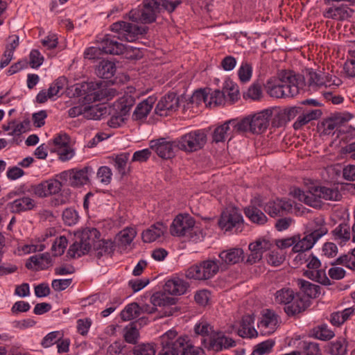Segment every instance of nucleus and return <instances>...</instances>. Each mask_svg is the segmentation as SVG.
<instances>
[{"mask_svg":"<svg viewBox=\"0 0 355 355\" xmlns=\"http://www.w3.org/2000/svg\"><path fill=\"white\" fill-rule=\"evenodd\" d=\"M334 234L336 239H340L345 242L350 239V227L347 223H341L334 230Z\"/></svg>","mask_w":355,"mask_h":355,"instance_id":"8fccbe9b","label":"nucleus"},{"mask_svg":"<svg viewBox=\"0 0 355 355\" xmlns=\"http://www.w3.org/2000/svg\"><path fill=\"white\" fill-rule=\"evenodd\" d=\"M10 195L17 197L8 204V207L12 214H20L31 211L37 207V201L32 196L34 195V189L31 184L19 185Z\"/></svg>","mask_w":355,"mask_h":355,"instance_id":"39448f33","label":"nucleus"},{"mask_svg":"<svg viewBox=\"0 0 355 355\" xmlns=\"http://www.w3.org/2000/svg\"><path fill=\"white\" fill-rule=\"evenodd\" d=\"M59 159L62 162L70 160L75 155L74 150L69 145L57 149Z\"/></svg>","mask_w":355,"mask_h":355,"instance_id":"774afa93","label":"nucleus"},{"mask_svg":"<svg viewBox=\"0 0 355 355\" xmlns=\"http://www.w3.org/2000/svg\"><path fill=\"white\" fill-rule=\"evenodd\" d=\"M96 176L102 184L107 185L111 182L112 172L110 167L103 166L98 169Z\"/></svg>","mask_w":355,"mask_h":355,"instance_id":"6e6d98bb","label":"nucleus"},{"mask_svg":"<svg viewBox=\"0 0 355 355\" xmlns=\"http://www.w3.org/2000/svg\"><path fill=\"white\" fill-rule=\"evenodd\" d=\"M275 302L286 306L284 311L289 316L300 313L307 307V300L302 297V293H295L289 288L278 290L275 293Z\"/></svg>","mask_w":355,"mask_h":355,"instance_id":"0eeeda50","label":"nucleus"},{"mask_svg":"<svg viewBox=\"0 0 355 355\" xmlns=\"http://www.w3.org/2000/svg\"><path fill=\"white\" fill-rule=\"evenodd\" d=\"M236 122L237 119H232L216 128L212 134V141L216 143L223 142L231 133H239Z\"/></svg>","mask_w":355,"mask_h":355,"instance_id":"5701e85b","label":"nucleus"},{"mask_svg":"<svg viewBox=\"0 0 355 355\" xmlns=\"http://www.w3.org/2000/svg\"><path fill=\"white\" fill-rule=\"evenodd\" d=\"M167 230L162 223H156L142 233V239L145 243H152L164 235Z\"/></svg>","mask_w":355,"mask_h":355,"instance_id":"7c9ffc66","label":"nucleus"},{"mask_svg":"<svg viewBox=\"0 0 355 355\" xmlns=\"http://www.w3.org/2000/svg\"><path fill=\"white\" fill-rule=\"evenodd\" d=\"M211 89H208L209 100L208 105L209 106L221 105L225 101L224 92L219 89H215L210 92Z\"/></svg>","mask_w":355,"mask_h":355,"instance_id":"bf43d9fd","label":"nucleus"},{"mask_svg":"<svg viewBox=\"0 0 355 355\" xmlns=\"http://www.w3.org/2000/svg\"><path fill=\"white\" fill-rule=\"evenodd\" d=\"M84 91L85 99L88 102H96L103 101L106 98V92H104L98 83L90 82L82 85Z\"/></svg>","mask_w":355,"mask_h":355,"instance_id":"a878e982","label":"nucleus"},{"mask_svg":"<svg viewBox=\"0 0 355 355\" xmlns=\"http://www.w3.org/2000/svg\"><path fill=\"white\" fill-rule=\"evenodd\" d=\"M34 189V195L43 198L58 193L62 189V183L56 179H49L39 184H31Z\"/></svg>","mask_w":355,"mask_h":355,"instance_id":"a211bd4d","label":"nucleus"},{"mask_svg":"<svg viewBox=\"0 0 355 355\" xmlns=\"http://www.w3.org/2000/svg\"><path fill=\"white\" fill-rule=\"evenodd\" d=\"M305 85L304 78L293 71H282L278 78L268 79L265 85L267 94L273 98H291Z\"/></svg>","mask_w":355,"mask_h":355,"instance_id":"7ed1b4c3","label":"nucleus"},{"mask_svg":"<svg viewBox=\"0 0 355 355\" xmlns=\"http://www.w3.org/2000/svg\"><path fill=\"white\" fill-rule=\"evenodd\" d=\"M131 355H155V346L150 343H141L134 346L130 352Z\"/></svg>","mask_w":355,"mask_h":355,"instance_id":"a18cd8bd","label":"nucleus"},{"mask_svg":"<svg viewBox=\"0 0 355 355\" xmlns=\"http://www.w3.org/2000/svg\"><path fill=\"white\" fill-rule=\"evenodd\" d=\"M309 270L304 272V275L310 279L316 281L323 285H329L330 280L327 277L325 270L319 269L321 266L320 261L314 255L311 254L305 260Z\"/></svg>","mask_w":355,"mask_h":355,"instance_id":"4468645a","label":"nucleus"},{"mask_svg":"<svg viewBox=\"0 0 355 355\" xmlns=\"http://www.w3.org/2000/svg\"><path fill=\"white\" fill-rule=\"evenodd\" d=\"M155 103L153 97H148L147 99L139 103L132 114V118L135 120H141L145 119L148 115L149 112L153 108V105Z\"/></svg>","mask_w":355,"mask_h":355,"instance_id":"473e14b6","label":"nucleus"},{"mask_svg":"<svg viewBox=\"0 0 355 355\" xmlns=\"http://www.w3.org/2000/svg\"><path fill=\"white\" fill-rule=\"evenodd\" d=\"M137 234L133 227H127L120 232V241L123 245H129L135 239Z\"/></svg>","mask_w":355,"mask_h":355,"instance_id":"e2e57ef3","label":"nucleus"},{"mask_svg":"<svg viewBox=\"0 0 355 355\" xmlns=\"http://www.w3.org/2000/svg\"><path fill=\"white\" fill-rule=\"evenodd\" d=\"M293 205L290 201L284 199H277L269 201L264 206V211L271 217H276L290 211Z\"/></svg>","mask_w":355,"mask_h":355,"instance_id":"393cba45","label":"nucleus"},{"mask_svg":"<svg viewBox=\"0 0 355 355\" xmlns=\"http://www.w3.org/2000/svg\"><path fill=\"white\" fill-rule=\"evenodd\" d=\"M62 334L58 331H51L46 335L42 340L41 345L48 348L57 343L62 338Z\"/></svg>","mask_w":355,"mask_h":355,"instance_id":"13d9d810","label":"nucleus"},{"mask_svg":"<svg viewBox=\"0 0 355 355\" xmlns=\"http://www.w3.org/2000/svg\"><path fill=\"white\" fill-rule=\"evenodd\" d=\"M244 98H250L253 101H258L262 97L261 85L257 83H253L243 94Z\"/></svg>","mask_w":355,"mask_h":355,"instance_id":"864d4df0","label":"nucleus"},{"mask_svg":"<svg viewBox=\"0 0 355 355\" xmlns=\"http://www.w3.org/2000/svg\"><path fill=\"white\" fill-rule=\"evenodd\" d=\"M84 116L87 119L98 120L105 113V108L98 105H85Z\"/></svg>","mask_w":355,"mask_h":355,"instance_id":"de8ad7c7","label":"nucleus"},{"mask_svg":"<svg viewBox=\"0 0 355 355\" xmlns=\"http://www.w3.org/2000/svg\"><path fill=\"white\" fill-rule=\"evenodd\" d=\"M278 315L271 309H264L262 311L261 320L258 327L262 334H270L275 332L279 323Z\"/></svg>","mask_w":355,"mask_h":355,"instance_id":"412c9836","label":"nucleus"},{"mask_svg":"<svg viewBox=\"0 0 355 355\" xmlns=\"http://www.w3.org/2000/svg\"><path fill=\"white\" fill-rule=\"evenodd\" d=\"M310 336L320 340L328 341L335 336V333L327 324H322L314 327L310 331Z\"/></svg>","mask_w":355,"mask_h":355,"instance_id":"72a5a7b5","label":"nucleus"},{"mask_svg":"<svg viewBox=\"0 0 355 355\" xmlns=\"http://www.w3.org/2000/svg\"><path fill=\"white\" fill-rule=\"evenodd\" d=\"M272 246V243L266 239H259L255 242L250 243L248 248L250 254L248 255L245 263L252 265L259 261L263 257V253L269 250Z\"/></svg>","mask_w":355,"mask_h":355,"instance_id":"aec40b11","label":"nucleus"},{"mask_svg":"<svg viewBox=\"0 0 355 355\" xmlns=\"http://www.w3.org/2000/svg\"><path fill=\"white\" fill-rule=\"evenodd\" d=\"M78 218V212L73 209L67 208L62 212V220L67 225L71 226L76 224Z\"/></svg>","mask_w":355,"mask_h":355,"instance_id":"4d7b16f0","label":"nucleus"},{"mask_svg":"<svg viewBox=\"0 0 355 355\" xmlns=\"http://www.w3.org/2000/svg\"><path fill=\"white\" fill-rule=\"evenodd\" d=\"M316 187L306 191L299 188H295L291 193L294 198L311 207H321V200L319 193L316 192Z\"/></svg>","mask_w":355,"mask_h":355,"instance_id":"4be33fe9","label":"nucleus"},{"mask_svg":"<svg viewBox=\"0 0 355 355\" xmlns=\"http://www.w3.org/2000/svg\"><path fill=\"white\" fill-rule=\"evenodd\" d=\"M180 3V0H144L141 5L130 12L129 17L132 21L150 24L156 20L157 14L162 8L172 12Z\"/></svg>","mask_w":355,"mask_h":355,"instance_id":"20e7f679","label":"nucleus"},{"mask_svg":"<svg viewBox=\"0 0 355 355\" xmlns=\"http://www.w3.org/2000/svg\"><path fill=\"white\" fill-rule=\"evenodd\" d=\"M67 243V239L65 236H61L57 238L51 247L53 256L57 257L62 255L64 252Z\"/></svg>","mask_w":355,"mask_h":355,"instance_id":"603ef678","label":"nucleus"},{"mask_svg":"<svg viewBox=\"0 0 355 355\" xmlns=\"http://www.w3.org/2000/svg\"><path fill=\"white\" fill-rule=\"evenodd\" d=\"M352 10L346 5L329 8L324 13L325 18L336 20H345L351 17Z\"/></svg>","mask_w":355,"mask_h":355,"instance_id":"2f4dec72","label":"nucleus"},{"mask_svg":"<svg viewBox=\"0 0 355 355\" xmlns=\"http://www.w3.org/2000/svg\"><path fill=\"white\" fill-rule=\"evenodd\" d=\"M270 111L266 109L253 115H249L241 120L237 119L236 125L239 133L250 132L254 135H259L264 132L268 125Z\"/></svg>","mask_w":355,"mask_h":355,"instance_id":"6e6552de","label":"nucleus"},{"mask_svg":"<svg viewBox=\"0 0 355 355\" xmlns=\"http://www.w3.org/2000/svg\"><path fill=\"white\" fill-rule=\"evenodd\" d=\"M347 352V342L342 337L328 344L327 352L331 355H346Z\"/></svg>","mask_w":355,"mask_h":355,"instance_id":"4c0bfd02","label":"nucleus"},{"mask_svg":"<svg viewBox=\"0 0 355 355\" xmlns=\"http://www.w3.org/2000/svg\"><path fill=\"white\" fill-rule=\"evenodd\" d=\"M189 287V283L184 279L173 277L165 282L164 291L171 295H182L187 293Z\"/></svg>","mask_w":355,"mask_h":355,"instance_id":"b1692460","label":"nucleus"},{"mask_svg":"<svg viewBox=\"0 0 355 355\" xmlns=\"http://www.w3.org/2000/svg\"><path fill=\"white\" fill-rule=\"evenodd\" d=\"M115 71V64L111 61L105 60L101 61L96 69V74L99 77L105 79L112 78L114 75Z\"/></svg>","mask_w":355,"mask_h":355,"instance_id":"ea45409f","label":"nucleus"},{"mask_svg":"<svg viewBox=\"0 0 355 355\" xmlns=\"http://www.w3.org/2000/svg\"><path fill=\"white\" fill-rule=\"evenodd\" d=\"M322 114L320 110L315 109L307 111L306 113L300 114L293 126L295 130L301 129L304 125L312 120L318 119Z\"/></svg>","mask_w":355,"mask_h":355,"instance_id":"c9c22d12","label":"nucleus"},{"mask_svg":"<svg viewBox=\"0 0 355 355\" xmlns=\"http://www.w3.org/2000/svg\"><path fill=\"white\" fill-rule=\"evenodd\" d=\"M177 332L169 330L161 336V349L157 355H180L181 347L185 344L183 337L176 338Z\"/></svg>","mask_w":355,"mask_h":355,"instance_id":"ddd939ff","label":"nucleus"},{"mask_svg":"<svg viewBox=\"0 0 355 355\" xmlns=\"http://www.w3.org/2000/svg\"><path fill=\"white\" fill-rule=\"evenodd\" d=\"M150 148L153 150L159 157L163 159H171L175 155V149L178 148L176 140L169 141L165 138L152 140Z\"/></svg>","mask_w":355,"mask_h":355,"instance_id":"f3484780","label":"nucleus"},{"mask_svg":"<svg viewBox=\"0 0 355 355\" xmlns=\"http://www.w3.org/2000/svg\"><path fill=\"white\" fill-rule=\"evenodd\" d=\"M316 192L320 195V200H338L340 196L338 191L324 187H316Z\"/></svg>","mask_w":355,"mask_h":355,"instance_id":"3c124183","label":"nucleus"},{"mask_svg":"<svg viewBox=\"0 0 355 355\" xmlns=\"http://www.w3.org/2000/svg\"><path fill=\"white\" fill-rule=\"evenodd\" d=\"M244 213L252 223L263 225L267 221V217L259 209L254 205H250L245 208Z\"/></svg>","mask_w":355,"mask_h":355,"instance_id":"58836bf2","label":"nucleus"},{"mask_svg":"<svg viewBox=\"0 0 355 355\" xmlns=\"http://www.w3.org/2000/svg\"><path fill=\"white\" fill-rule=\"evenodd\" d=\"M354 309L352 307L347 308L342 311L334 312L331 314L330 322L334 326H340L347 320L354 313Z\"/></svg>","mask_w":355,"mask_h":355,"instance_id":"79ce46f5","label":"nucleus"},{"mask_svg":"<svg viewBox=\"0 0 355 355\" xmlns=\"http://www.w3.org/2000/svg\"><path fill=\"white\" fill-rule=\"evenodd\" d=\"M275 345V341L272 339H268L256 345L254 350L259 355L269 354Z\"/></svg>","mask_w":355,"mask_h":355,"instance_id":"69168bd1","label":"nucleus"},{"mask_svg":"<svg viewBox=\"0 0 355 355\" xmlns=\"http://www.w3.org/2000/svg\"><path fill=\"white\" fill-rule=\"evenodd\" d=\"M139 338V331L135 323L130 324L125 329L124 338L127 343H135Z\"/></svg>","mask_w":355,"mask_h":355,"instance_id":"052dcab7","label":"nucleus"},{"mask_svg":"<svg viewBox=\"0 0 355 355\" xmlns=\"http://www.w3.org/2000/svg\"><path fill=\"white\" fill-rule=\"evenodd\" d=\"M207 135L203 130L191 131L176 139L178 148L185 152H195L204 147Z\"/></svg>","mask_w":355,"mask_h":355,"instance_id":"9b49d317","label":"nucleus"},{"mask_svg":"<svg viewBox=\"0 0 355 355\" xmlns=\"http://www.w3.org/2000/svg\"><path fill=\"white\" fill-rule=\"evenodd\" d=\"M301 349L304 355H322L320 345L315 342L304 340L302 343Z\"/></svg>","mask_w":355,"mask_h":355,"instance_id":"49530a36","label":"nucleus"},{"mask_svg":"<svg viewBox=\"0 0 355 355\" xmlns=\"http://www.w3.org/2000/svg\"><path fill=\"white\" fill-rule=\"evenodd\" d=\"M94 173L92 167L86 166L82 168H72L60 173L61 180L68 182L73 187H78L87 184L89 177Z\"/></svg>","mask_w":355,"mask_h":355,"instance_id":"f8f14e48","label":"nucleus"},{"mask_svg":"<svg viewBox=\"0 0 355 355\" xmlns=\"http://www.w3.org/2000/svg\"><path fill=\"white\" fill-rule=\"evenodd\" d=\"M52 265L51 258L49 253L36 254L29 258V261L26 263V267L28 269L35 268L36 270H45Z\"/></svg>","mask_w":355,"mask_h":355,"instance_id":"c85d7f7f","label":"nucleus"},{"mask_svg":"<svg viewBox=\"0 0 355 355\" xmlns=\"http://www.w3.org/2000/svg\"><path fill=\"white\" fill-rule=\"evenodd\" d=\"M217 260L220 270H226L229 266L237 264L244 260V251L241 248H232L221 251Z\"/></svg>","mask_w":355,"mask_h":355,"instance_id":"dca6fc26","label":"nucleus"},{"mask_svg":"<svg viewBox=\"0 0 355 355\" xmlns=\"http://www.w3.org/2000/svg\"><path fill=\"white\" fill-rule=\"evenodd\" d=\"M139 304L137 302L128 304L121 312V318L123 321H128L139 318L141 315Z\"/></svg>","mask_w":355,"mask_h":355,"instance_id":"a19ab883","label":"nucleus"},{"mask_svg":"<svg viewBox=\"0 0 355 355\" xmlns=\"http://www.w3.org/2000/svg\"><path fill=\"white\" fill-rule=\"evenodd\" d=\"M92 320L88 318L78 319L76 321L77 331L82 336H86L92 325Z\"/></svg>","mask_w":355,"mask_h":355,"instance_id":"338daca9","label":"nucleus"},{"mask_svg":"<svg viewBox=\"0 0 355 355\" xmlns=\"http://www.w3.org/2000/svg\"><path fill=\"white\" fill-rule=\"evenodd\" d=\"M266 259L268 264L279 266L284 261L285 257L278 250H272L268 253Z\"/></svg>","mask_w":355,"mask_h":355,"instance_id":"680f3d73","label":"nucleus"},{"mask_svg":"<svg viewBox=\"0 0 355 355\" xmlns=\"http://www.w3.org/2000/svg\"><path fill=\"white\" fill-rule=\"evenodd\" d=\"M129 153H122L116 155L114 158V166L117 172L121 175L124 176L128 172V161L129 159Z\"/></svg>","mask_w":355,"mask_h":355,"instance_id":"37998d69","label":"nucleus"},{"mask_svg":"<svg viewBox=\"0 0 355 355\" xmlns=\"http://www.w3.org/2000/svg\"><path fill=\"white\" fill-rule=\"evenodd\" d=\"M167 293L164 292H156L150 295L148 293H146L144 295V298H149L150 302L157 309V306H165L173 304L174 303V299L168 297L166 295Z\"/></svg>","mask_w":355,"mask_h":355,"instance_id":"f704fd0d","label":"nucleus"},{"mask_svg":"<svg viewBox=\"0 0 355 355\" xmlns=\"http://www.w3.org/2000/svg\"><path fill=\"white\" fill-rule=\"evenodd\" d=\"M173 236L187 237L191 241L197 243L203 239L202 230L195 226V220L189 214H179L173 220L170 227Z\"/></svg>","mask_w":355,"mask_h":355,"instance_id":"423d86ee","label":"nucleus"},{"mask_svg":"<svg viewBox=\"0 0 355 355\" xmlns=\"http://www.w3.org/2000/svg\"><path fill=\"white\" fill-rule=\"evenodd\" d=\"M208 100L209 93L207 89L196 90L191 96L192 103H196V104H200L203 102L206 105H208Z\"/></svg>","mask_w":355,"mask_h":355,"instance_id":"0e129e2a","label":"nucleus"},{"mask_svg":"<svg viewBox=\"0 0 355 355\" xmlns=\"http://www.w3.org/2000/svg\"><path fill=\"white\" fill-rule=\"evenodd\" d=\"M267 111H270V119H272V125L275 128H280L286 125L288 123L286 112L283 108L281 107H272L266 109Z\"/></svg>","mask_w":355,"mask_h":355,"instance_id":"e433bc0d","label":"nucleus"},{"mask_svg":"<svg viewBox=\"0 0 355 355\" xmlns=\"http://www.w3.org/2000/svg\"><path fill=\"white\" fill-rule=\"evenodd\" d=\"M66 83V78L64 77H59L53 81L47 89L49 97H51L53 98L54 96H57L60 90L64 88Z\"/></svg>","mask_w":355,"mask_h":355,"instance_id":"5fc2aeb1","label":"nucleus"},{"mask_svg":"<svg viewBox=\"0 0 355 355\" xmlns=\"http://www.w3.org/2000/svg\"><path fill=\"white\" fill-rule=\"evenodd\" d=\"M220 270L217 259H207L190 266L185 272L188 279L207 280L214 277Z\"/></svg>","mask_w":355,"mask_h":355,"instance_id":"9d476101","label":"nucleus"},{"mask_svg":"<svg viewBox=\"0 0 355 355\" xmlns=\"http://www.w3.org/2000/svg\"><path fill=\"white\" fill-rule=\"evenodd\" d=\"M218 225L222 230L225 231L234 229V232L236 233L241 232L243 225V216L234 209L227 210L222 213Z\"/></svg>","mask_w":355,"mask_h":355,"instance_id":"2eb2a0df","label":"nucleus"},{"mask_svg":"<svg viewBox=\"0 0 355 355\" xmlns=\"http://www.w3.org/2000/svg\"><path fill=\"white\" fill-rule=\"evenodd\" d=\"M100 232L96 228L84 230L80 236L70 247L68 254L72 258L80 257L88 253L93 246L97 258L111 254L114 250L111 240H99Z\"/></svg>","mask_w":355,"mask_h":355,"instance_id":"f03ea898","label":"nucleus"},{"mask_svg":"<svg viewBox=\"0 0 355 355\" xmlns=\"http://www.w3.org/2000/svg\"><path fill=\"white\" fill-rule=\"evenodd\" d=\"M297 285L301 293L304 294V295H302V297L307 300V306L309 303V299L316 298L320 294V286L306 280L299 279L297 280Z\"/></svg>","mask_w":355,"mask_h":355,"instance_id":"cd10ccee","label":"nucleus"},{"mask_svg":"<svg viewBox=\"0 0 355 355\" xmlns=\"http://www.w3.org/2000/svg\"><path fill=\"white\" fill-rule=\"evenodd\" d=\"M253 68L252 64L246 60H243L237 71L239 80L242 83H248L252 76Z\"/></svg>","mask_w":355,"mask_h":355,"instance_id":"c03bdc74","label":"nucleus"},{"mask_svg":"<svg viewBox=\"0 0 355 355\" xmlns=\"http://www.w3.org/2000/svg\"><path fill=\"white\" fill-rule=\"evenodd\" d=\"M254 318L250 315H245L242 318L238 334L242 338H253L257 335L254 327Z\"/></svg>","mask_w":355,"mask_h":355,"instance_id":"c756f323","label":"nucleus"},{"mask_svg":"<svg viewBox=\"0 0 355 355\" xmlns=\"http://www.w3.org/2000/svg\"><path fill=\"white\" fill-rule=\"evenodd\" d=\"M179 107V97L174 92H170L161 98L155 107V113L159 116H168L177 110Z\"/></svg>","mask_w":355,"mask_h":355,"instance_id":"6ab92c4d","label":"nucleus"},{"mask_svg":"<svg viewBox=\"0 0 355 355\" xmlns=\"http://www.w3.org/2000/svg\"><path fill=\"white\" fill-rule=\"evenodd\" d=\"M185 344L181 347L180 355H201L203 353L202 348L193 346L187 336H182Z\"/></svg>","mask_w":355,"mask_h":355,"instance_id":"09e8293b","label":"nucleus"},{"mask_svg":"<svg viewBox=\"0 0 355 355\" xmlns=\"http://www.w3.org/2000/svg\"><path fill=\"white\" fill-rule=\"evenodd\" d=\"M301 76L304 78L305 85L304 87H307L309 91H316L322 86H327L326 80L321 72L318 73L313 69H307L306 76ZM304 89V88L302 90Z\"/></svg>","mask_w":355,"mask_h":355,"instance_id":"bb28decb","label":"nucleus"},{"mask_svg":"<svg viewBox=\"0 0 355 355\" xmlns=\"http://www.w3.org/2000/svg\"><path fill=\"white\" fill-rule=\"evenodd\" d=\"M315 223L316 227L310 233L304 235L302 238L300 236H294L295 242L292 248L293 252H304L311 250L314 244L327 233L328 230L322 218H315Z\"/></svg>","mask_w":355,"mask_h":355,"instance_id":"1a4fd4ad","label":"nucleus"},{"mask_svg":"<svg viewBox=\"0 0 355 355\" xmlns=\"http://www.w3.org/2000/svg\"><path fill=\"white\" fill-rule=\"evenodd\" d=\"M111 30L118 33L119 36L105 35L99 43L98 49L104 53L112 55H121L127 49L124 44L118 42V39L132 42L139 35H144L147 32V28L144 26L123 21L112 24Z\"/></svg>","mask_w":355,"mask_h":355,"instance_id":"f257e3e1","label":"nucleus"}]
</instances>
